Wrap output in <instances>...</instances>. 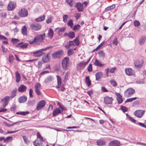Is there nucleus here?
<instances>
[{"label": "nucleus", "instance_id": "obj_55", "mask_svg": "<svg viewBox=\"0 0 146 146\" xmlns=\"http://www.w3.org/2000/svg\"><path fill=\"white\" fill-rule=\"evenodd\" d=\"M134 25L137 27L139 26L140 25V22L137 20H135L134 21Z\"/></svg>", "mask_w": 146, "mask_h": 146}, {"label": "nucleus", "instance_id": "obj_52", "mask_svg": "<svg viewBox=\"0 0 146 146\" xmlns=\"http://www.w3.org/2000/svg\"><path fill=\"white\" fill-rule=\"evenodd\" d=\"M56 77L57 78V83H58L59 84H61L62 80L61 77L58 75H56Z\"/></svg>", "mask_w": 146, "mask_h": 146}, {"label": "nucleus", "instance_id": "obj_48", "mask_svg": "<svg viewBox=\"0 0 146 146\" xmlns=\"http://www.w3.org/2000/svg\"><path fill=\"white\" fill-rule=\"evenodd\" d=\"M73 1L74 0H66V2L70 5V7H72L73 6Z\"/></svg>", "mask_w": 146, "mask_h": 146}, {"label": "nucleus", "instance_id": "obj_43", "mask_svg": "<svg viewBox=\"0 0 146 146\" xmlns=\"http://www.w3.org/2000/svg\"><path fill=\"white\" fill-rule=\"evenodd\" d=\"M137 98V97H134L127 99L125 101V103H126L128 102H132L134 100L136 99Z\"/></svg>", "mask_w": 146, "mask_h": 146}, {"label": "nucleus", "instance_id": "obj_31", "mask_svg": "<svg viewBox=\"0 0 146 146\" xmlns=\"http://www.w3.org/2000/svg\"><path fill=\"white\" fill-rule=\"evenodd\" d=\"M53 80V77L52 76H48L47 78L44 81V82L45 84H47L49 82H51Z\"/></svg>", "mask_w": 146, "mask_h": 146}, {"label": "nucleus", "instance_id": "obj_53", "mask_svg": "<svg viewBox=\"0 0 146 146\" xmlns=\"http://www.w3.org/2000/svg\"><path fill=\"white\" fill-rule=\"evenodd\" d=\"M74 51L73 49H70L68 51V56H70L73 53Z\"/></svg>", "mask_w": 146, "mask_h": 146}, {"label": "nucleus", "instance_id": "obj_62", "mask_svg": "<svg viewBox=\"0 0 146 146\" xmlns=\"http://www.w3.org/2000/svg\"><path fill=\"white\" fill-rule=\"evenodd\" d=\"M49 73V71H44L42 72L39 75V77H40L42 75L48 73Z\"/></svg>", "mask_w": 146, "mask_h": 146}, {"label": "nucleus", "instance_id": "obj_44", "mask_svg": "<svg viewBox=\"0 0 146 146\" xmlns=\"http://www.w3.org/2000/svg\"><path fill=\"white\" fill-rule=\"evenodd\" d=\"M67 24L68 26H70L71 28H72L73 25V20L70 19L68 22Z\"/></svg>", "mask_w": 146, "mask_h": 146}, {"label": "nucleus", "instance_id": "obj_33", "mask_svg": "<svg viewBox=\"0 0 146 146\" xmlns=\"http://www.w3.org/2000/svg\"><path fill=\"white\" fill-rule=\"evenodd\" d=\"M21 31L23 35L26 36L27 35V28L25 26H24L22 27Z\"/></svg>", "mask_w": 146, "mask_h": 146}, {"label": "nucleus", "instance_id": "obj_10", "mask_svg": "<svg viewBox=\"0 0 146 146\" xmlns=\"http://www.w3.org/2000/svg\"><path fill=\"white\" fill-rule=\"evenodd\" d=\"M8 96H6L2 99L1 103L2 106L4 107L6 106L8 104L9 101L10 100Z\"/></svg>", "mask_w": 146, "mask_h": 146}, {"label": "nucleus", "instance_id": "obj_30", "mask_svg": "<svg viewBox=\"0 0 146 146\" xmlns=\"http://www.w3.org/2000/svg\"><path fill=\"white\" fill-rule=\"evenodd\" d=\"M53 30L51 28L49 29L48 33V37L50 38H52L53 36Z\"/></svg>", "mask_w": 146, "mask_h": 146}, {"label": "nucleus", "instance_id": "obj_9", "mask_svg": "<svg viewBox=\"0 0 146 146\" xmlns=\"http://www.w3.org/2000/svg\"><path fill=\"white\" fill-rule=\"evenodd\" d=\"M30 27L33 29L35 31H38L41 29V25L37 23H33L30 25Z\"/></svg>", "mask_w": 146, "mask_h": 146}, {"label": "nucleus", "instance_id": "obj_59", "mask_svg": "<svg viewBox=\"0 0 146 146\" xmlns=\"http://www.w3.org/2000/svg\"><path fill=\"white\" fill-rule=\"evenodd\" d=\"M129 119L132 122L135 123L136 124H137L136 123H135L136 121V120L133 119L132 117H131L130 116H129Z\"/></svg>", "mask_w": 146, "mask_h": 146}, {"label": "nucleus", "instance_id": "obj_23", "mask_svg": "<svg viewBox=\"0 0 146 146\" xmlns=\"http://www.w3.org/2000/svg\"><path fill=\"white\" fill-rule=\"evenodd\" d=\"M76 7L79 12H81L83 10V4L81 3H78L76 5Z\"/></svg>", "mask_w": 146, "mask_h": 146}, {"label": "nucleus", "instance_id": "obj_7", "mask_svg": "<svg viewBox=\"0 0 146 146\" xmlns=\"http://www.w3.org/2000/svg\"><path fill=\"white\" fill-rule=\"evenodd\" d=\"M46 104V101L44 100H42L40 101L36 107V110H39L42 109L45 105Z\"/></svg>", "mask_w": 146, "mask_h": 146}, {"label": "nucleus", "instance_id": "obj_58", "mask_svg": "<svg viewBox=\"0 0 146 146\" xmlns=\"http://www.w3.org/2000/svg\"><path fill=\"white\" fill-rule=\"evenodd\" d=\"M104 42H103L101 43L95 49L93 50V51H95V50H97L99 49H100V47L103 45L104 44Z\"/></svg>", "mask_w": 146, "mask_h": 146}, {"label": "nucleus", "instance_id": "obj_22", "mask_svg": "<svg viewBox=\"0 0 146 146\" xmlns=\"http://www.w3.org/2000/svg\"><path fill=\"white\" fill-rule=\"evenodd\" d=\"M50 59V57L49 56V54L43 56L42 60L44 63L48 62Z\"/></svg>", "mask_w": 146, "mask_h": 146}, {"label": "nucleus", "instance_id": "obj_51", "mask_svg": "<svg viewBox=\"0 0 146 146\" xmlns=\"http://www.w3.org/2000/svg\"><path fill=\"white\" fill-rule=\"evenodd\" d=\"M88 71L89 72H91L92 70V65L90 64L87 67Z\"/></svg>", "mask_w": 146, "mask_h": 146}, {"label": "nucleus", "instance_id": "obj_18", "mask_svg": "<svg viewBox=\"0 0 146 146\" xmlns=\"http://www.w3.org/2000/svg\"><path fill=\"white\" fill-rule=\"evenodd\" d=\"M115 94L117 96V103L119 104H121L123 101L121 96L119 93H116Z\"/></svg>", "mask_w": 146, "mask_h": 146}, {"label": "nucleus", "instance_id": "obj_47", "mask_svg": "<svg viewBox=\"0 0 146 146\" xmlns=\"http://www.w3.org/2000/svg\"><path fill=\"white\" fill-rule=\"evenodd\" d=\"M120 109L123 112L127 111L128 110V109L127 107L122 106H121Z\"/></svg>", "mask_w": 146, "mask_h": 146}, {"label": "nucleus", "instance_id": "obj_13", "mask_svg": "<svg viewBox=\"0 0 146 146\" xmlns=\"http://www.w3.org/2000/svg\"><path fill=\"white\" fill-rule=\"evenodd\" d=\"M126 74L128 76H133L135 75V72L134 70L130 68H127L125 69Z\"/></svg>", "mask_w": 146, "mask_h": 146}, {"label": "nucleus", "instance_id": "obj_25", "mask_svg": "<svg viewBox=\"0 0 146 146\" xmlns=\"http://www.w3.org/2000/svg\"><path fill=\"white\" fill-rule=\"evenodd\" d=\"M27 98L26 96H24L20 97L19 99V102L21 103H24L27 101Z\"/></svg>", "mask_w": 146, "mask_h": 146}, {"label": "nucleus", "instance_id": "obj_34", "mask_svg": "<svg viewBox=\"0 0 146 146\" xmlns=\"http://www.w3.org/2000/svg\"><path fill=\"white\" fill-rule=\"evenodd\" d=\"M85 82L88 86L89 87L91 85V82L88 76L86 77L85 79Z\"/></svg>", "mask_w": 146, "mask_h": 146}, {"label": "nucleus", "instance_id": "obj_11", "mask_svg": "<svg viewBox=\"0 0 146 146\" xmlns=\"http://www.w3.org/2000/svg\"><path fill=\"white\" fill-rule=\"evenodd\" d=\"M145 111L142 110H138L134 112V115L136 117L141 118L144 115Z\"/></svg>", "mask_w": 146, "mask_h": 146}, {"label": "nucleus", "instance_id": "obj_61", "mask_svg": "<svg viewBox=\"0 0 146 146\" xmlns=\"http://www.w3.org/2000/svg\"><path fill=\"white\" fill-rule=\"evenodd\" d=\"M118 42L117 41V38H115L113 41V44L117 46V44Z\"/></svg>", "mask_w": 146, "mask_h": 146}, {"label": "nucleus", "instance_id": "obj_2", "mask_svg": "<svg viewBox=\"0 0 146 146\" xmlns=\"http://www.w3.org/2000/svg\"><path fill=\"white\" fill-rule=\"evenodd\" d=\"M70 64V60L68 57H65L62 60V65L64 70H66Z\"/></svg>", "mask_w": 146, "mask_h": 146}, {"label": "nucleus", "instance_id": "obj_29", "mask_svg": "<svg viewBox=\"0 0 146 146\" xmlns=\"http://www.w3.org/2000/svg\"><path fill=\"white\" fill-rule=\"evenodd\" d=\"M16 81L18 83L20 82L21 80V75L17 71L15 72Z\"/></svg>", "mask_w": 146, "mask_h": 146}, {"label": "nucleus", "instance_id": "obj_38", "mask_svg": "<svg viewBox=\"0 0 146 146\" xmlns=\"http://www.w3.org/2000/svg\"><path fill=\"white\" fill-rule=\"evenodd\" d=\"M115 7V4H113L107 7L106 9L105 10L106 11H110L113 9Z\"/></svg>", "mask_w": 146, "mask_h": 146}, {"label": "nucleus", "instance_id": "obj_42", "mask_svg": "<svg viewBox=\"0 0 146 146\" xmlns=\"http://www.w3.org/2000/svg\"><path fill=\"white\" fill-rule=\"evenodd\" d=\"M13 139V137H12L9 136L7 137L6 139L5 140V142L7 143L9 141H11Z\"/></svg>", "mask_w": 146, "mask_h": 146}, {"label": "nucleus", "instance_id": "obj_19", "mask_svg": "<svg viewBox=\"0 0 146 146\" xmlns=\"http://www.w3.org/2000/svg\"><path fill=\"white\" fill-rule=\"evenodd\" d=\"M27 88L23 85H21L18 88V91L21 92H25L27 89Z\"/></svg>", "mask_w": 146, "mask_h": 146}, {"label": "nucleus", "instance_id": "obj_37", "mask_svg": "<svg viewBox=\"0 0 146 146\" xmlns=\"http://www.w3.org/2000/svg\"><path fill=\"white\" fill-rule=\"evenodd\" d=\"M98 54L100 57L103 58H104L105 56V53L102 50H101L99 52Z\"/></svg>", "mask_w": 146, "mask_h": 146}, {"label": "nucleus", "instance_id": "obj_54", "mask_svg": "<svg viewBox=\"0 0 146 146\" xmlns=\"http://www.w3.org/2000/svg\"><path fill=\"white\" fill-rule=\"evenodd\" d=\"M68 17V16L67 15H64L63 17V21L65 23H66Z\"/></svg>", "mask_w": 146, "mask_h": 146}, {"label": "nucleus", "instance_id": "obj_1", "mask_svg": "<svg viewBox=\"0 0 146 146\" xmlns=\"http://www.w3.org/2000/svg\"><path fill=\"white\" fill-rule=\"evenodd\" d=\"M37 139L34 142V145L35 146H42V142L43 140L42 137L38 132H37Z\"/></svg>", "mask_w": 146, "mask_h": 146}, {"label": "nucleus", "instance_id": "obj_40", "mask_svg": "<svg viewBox=\"0 0 146 146\" xmlns=\"http://www.w3.org/2000/svg\"><path fill=\"white\" fill-rule=\"evenodd\" d=\"M80 25L78 24H77L74 26V27L72 29V30L74 31L76 30L78 31L80 29Z\"/></svg>", "mask_w": 146, "mask_h": 146}, {"label": "nucleus", "instance_id": "obj_45", "mask_svg": "<svg viewBox=\"0 0 146 146\" xmlns=\"http://www.w3.org/2000/svg\"><path fill=\"white\" fill-rule=\"evenodd\" d=\"M35 103V100H31L28 102L27 104L29 106H33Z\"/></svg>", "mask_w": 146, "mask_h": 146}, {"label": "nucleus", "instance_id": "obj_21", "mask_svg": "<svg viewBox=\"0 0 146 146\" xmlns=\"http://www.w3.org/2000/svg\"><path fill=\"white\" fill-rule=\"evenodd\" d=\"M96 81H98L99 79H101L103 76V73L102 72H99L95 74Z\"/></svg>", "mask_w": 146, "mask_h": 146}, {"label": "nucleus", "instance_id": "obj_16", "mask_svg": "<svg viewBox=\"0 0 146 146\" xmlns=\"http://www.w3.org/2000/svg\"><path fill=\"white\" fill-rule=\"evenodd\" d=\"M63 53V51L62 50H59L57 52L54 53L52 54V57L54 58H59Z\"/></svg>", "mask_w": 146, "mask_h": 146}, {"label": "nucleus", "instance_id": "obj_14", "mask_svg": "<svg viewBox=\"0 0 146 146\" xmlns=\"http://www.w3.org/2000/svg\"><path fill=\"white\" fill-rule=\"evenodd\" d=\"M120 143L119 141L115 140L111 141L108 144L109 146H120Z\"/></svg>", "mask_w": 146, "mask_h": 146}, {"label": "nucleus", "instance_id": "obj_3", "mask_svg": "<svg viewBox=\"0 0 146 146\" xmlns=\"http://www.w3.org/2000/svg\"><path fill=\"white\" fill-rule=\"evenodd\" d=\"M47 48H45L34 52H33V56L35 57L41 56L44 53L42 52L45 50Z\"/></svg>", "mask_w": 146, "mask_h": 146}, {"label": "nucleus", "instance_id": "obj_49", "mask_svg": "<svg viewBox=\"0 0 146 146\" xmlns=\"http://www.w3.org/2000/svg\"><path fill=\"white\" fill-rule=\"evenodd\" d=\"M110 82L111 84L114 86H116L117 85V83L113 80H111L110 81Z\"/></svg>", "mask_w": 146, "mask_h": 146}, {"label": "nucleus", "instance_id": "obj_57", "mask_svg": "<svg viewBox=\"0 0 146 146\" xmlns=\"http://www.w3.org/2000/svg\"><path fill=\"white\" fill-rule=\"evenodd\" d=\"M73 41L74 42V44H75L77 46H78L79 45V42L77 38H76Z\"/></svg>", "mask_w": 146, "mask_h": 146}, {"label": "nucleus", "instance_id": "obj_12", "mask_svg": "<svg viewBox=\"0 0 146 146\" xmlns=\"http://www.w3.org/2000/svg\"><path fill=\"white\" fill-rule=\"evenodd\" d=\"M16 4L15 3L10 1L9 3L7 6V10L9 11H12L16 7Z\"/></svg>", "mask_w": 146, "mask_h": 146}, {"label": "nucleus", "instance_id": "obj_35", "mask_svg": "<svg viewBox=\"0 0 146 146\" xmlns=\"http://www.w3.org/2000/svg\"><path fill=\"white\" fill-rule=\"evenodd\" d=\"M30 112L28 111H19L17 112L16 114L18 115H25L29 114Z\"/></svg>", "mask_w": 146, "mask_h": 146}, {"label": "nucleus", "instance_id": "obj_24", "mask_svg": "<svg viewBox=\"0 0 146 146\" xmlns=\"http://www.w3.org/2000/svg\"><path fill=\"white\" fill-rule=\"evenodd\" d=\"M61 110L58 108L54 110L52 113L53 116L54 117L56 116L60 113H61Z\"/></svg>", "mask_w": 146, "mask_h": 146}, {"label": "nucleus", "instance_id": "obj_28", "mask_svg": "<svg viewBox=\"0 0 146 146\" xmlns=\"http://www.w3.org/2000/svg\"><path fill=\"white\" fill-rule=\"evenodd\" d=\"M94 64L95 66L99 67H102L104 65V64H102L101 62H100L96 59L95 60V61L94 62Z\"/></svg>", "mask_w": 146, "mask_h": 146}, {"label": "nucleus", "instance_id": "obj_4", "mask_svg": "<svg viewBox=\"0 0 146 146\" xmlns=\"http://www.w3.org/2000/svg\"><path fill=\"white\" fill-rule=\"evenodd\" d=\"M135 91L132 88H129L127 90L124 92L125 96L128 97L131 96L135 93Z\"/></svg>", "mask_w": 146, "mask_h": 146}, {"label": "nucleus", "instance_id": "obj_60", "mask_svg": "<svg viewBox=\"0 0 146 146\" xmlns=\"http://www.w3.org/2000/svg\"><path fill=\"white\" fill-rule=\"evenodd\" d=\"M14 58V57L12 55H9V60L10 63H12V61L13 59Z\"/></svg>", "mask_w": 146, "mask_h": 146}, {"label": "nucleus", "instance_id": "obj_56", "mask_svg": "<svg viewBox=\"0 0 146 146\" xmlns=\"http://www.w3.org/2000/svg\"><path fill=\"white\" fill-rule=\"evenodd\" d=\"M66 29V28L65 27H62L61 28H56V29H58V31L59 32H64Z\"/></svg>", "mask_w": 146, "mask_h": 146}, {"label": "nucleus", "instance_id": "obj_64", "mask_svg": "<svg viewBox=\"0 0 146 146\" xmlns=\"http://www.w3.org/2000/svg\"><path fill=\"white\" fill-rule=\"evenodd\" d=\"M80 13H76V14L75 17V19L76 20H78V19L80 18Z\"/></svg>", "mask_w": 146, "mask_h": 146}, {"label": "nucleus", "instance_id": "obj_36", "mask_svg": "<svg viewBox=\"0 0 146 146\" xmlns=\"http://www.w3.org/2000/svg\"><path fill=\"white\" fill-rule=\"evenodd\" d=\"M45 18V16L44 15H43L42 16L36 18L35 19V20L36 22H40L42 21Z\"/></svg>", "mask_w": 146, "mask_h": 146}, {"label": "nucleus", "instance_id": "obj_41", "mask_svg": "<svg viewBox=\"0 0 146 146\" xmlns=\"http://www.w3.org/2000/svg\"><path fill=\"white\" fill-rule=\"evenodd\" d=\"M116 69V68L115 67L112 68L111 69L108 68L107 69L108 72H109L110 73H114L115 70Z\"/></svg>", "mask_w": 146, "mask_h": 146}, {"label": "nucleus", "instance_id": "obj_5", "mask_svg": "<svg viewBox=\"0 0 146 146\" xmlns=\"http://www.w3.org/2000/svg\"><path fill=\"white\" fill-rule=\"evenodd\" d=\"M134 64L135 67L136 68H141L143 64V60H136L134 61Z\"/></svg>", "mask_w": 146, "mask_h": 146}, {"label": "nucleus", "instance_id": "obj_50", "mask_svg": "<svg viewBox=\"0 0 146 146\" xmlns=\"http://www.w3.org/2000/svg\"><path fill=\"white\" fill-rule=\"evenodd\" d=\"M41 87V85L39 83H36L35 85V89H40Z\"/></svg>", "mask_w": 146, "mask_h": 146}, {"label": "nucleus", "instance_id": "obj_20", "mask_svg": "<svg viewBox=\"0 0 146 146\" xmlns=\"http://www.w3.org/2000/svg\"><path fill=\"white\" fill-rule=\"evenodd\" d=\"M96 143L98 145L102 146L104 145L106 143V141L104 139H100L97 140Z\"/></svg>", "mask_w": 146, "mask_h": 146}, {"label": "nucleus", "instance_id": "obj_17", "mask_svg": "<svg viewBox=\"0 0 146 146\" xmlns=\"http://www.w3.org/2000/svg\"><path fill=\"white\" fill-rule=\"evenodd\" d=\"M86 62L84 61H82L79 62L77 64L78 68L80 70L83 69L86 65Z\"/></svg>", "mask_w": 146, "mask_h": 146}, {"label": "nucleus", "instance_id": "obj_8", "mask_svg": "<svg viewBox=\"0 0 146 146\" xmlns=\"http://www.w3.org/2000/svg\"><path fill=\"white\" fill-rule=\"evenodd\" d=\"M28 14L27 9L24 8L21 9L18 12L19 16L21 17H25L28 15Z\"/></svg>", "mask_w": 146, "mask_h": 146}, {"label": "nucleus", "instance_id": "obj_26", "mask_svg": "<svg viewBox=\"0 0 146 146\" xmlns=\"http://www.w3.org/2000/svg\"><path fill=\"white\" fill-rule=\"evenodd\" d=\"M17 91V90L15 88L11 92V96H8L10 97L9 99H10L13 98L16 96Z\"/></svg>", "mask_w": 146, "mask_h": 146}, {"label": "nucleus", "instance_id": "obj_6", "mask_svg": "<svg viewBox=\"0 0 146 146\" xmlns=\"http://www.w3.org/2000/svg\"><path fill=\"white\" fill-rule=\"evenodd\" d=\"M45 36V34L44 33L41 35H37L35 38L38 44L40 42H42Z\"/></svg>", "mask_w": 146, "mask_h": 146}, {"label": "nucleus", "instance_id": "obj_63", "mask_svg": "<svg viewBox=\"0 0 146 146\" xmlns=\"http://www.w3.org/2000/svg\"><path fill=\"white\" fill-rule=\"evenodd\" d=\"M11 41L13 43L15 44L18 42L19 40L16 38H12Z\"/></svg>", "mask_w": 146, "mask_h": 146}, {"label": "nucleus", "instance_id": "obj_27", "mask_svg": "<svg viewBox=\"0 0 146 146\" xmlns=\"http://www.w3.org/2000/svg\"><path fill=\"white\" fill-rule=\"evenodd\" d=\"M146 40V36H141L139 40V43L141 45L143 44L145 42Z\"/></svg>", "mask_w": 146, "mask_h": 146}, {"label": "nucleus", "instance_id": "obj_15", "mask_svg": "<svg viewBox=\"0 0 146 146\" xmlns=\"http://www.w3.org/2000/svg\"><path fill=\"white\" fill-rule=\"evenodd\" d=\"M113 100V99L112 98L109 96L105 97L104 98V102L106 105L111 104Z\"/></svg>", "mask_w": 146, "mask_h": 146}, {"label": "nucleus", "instance_id": "obj_46", "mask_svg": "<svg viewBox=\"0 0 146 146\" xmlns=\"http://www.w3.org/2000/svg\"><path fill=\"white\" fill-rule=\"evenodd\" d=\"M29 43L31 44H32L35 43V44H38L37 41L35 39V37L34 38V40H29Z\"/></svg>", "mask_w": 146, "mask_h": 146}, {"label": "nucleus", "instance_id": "obj_32", "mask_svg": "<svg viewBox=\"0 0 146 146\" xmlns=\"http://www.w3.org/2000/svg\"><path fill=\"white\" fill-rule=\"evenodd\" d=\"M28 45V43H26L24 44H23V42H21L18 44V46H19L22 48H27Z\"/></svg>", "mask_w": 146, "mask_h": 146}, {"label": "nucleus", "instance_id": "obj_39", "mask_svg": "<svg viewBox=\"0 0 146 146\" xmlns=\"http://www.w3.org/2000/svg\"><path fill=\"white\" fill-rule=\"evenodd\" d=\"M68 36L70 38H73L75 37V33L74 32L72 31L68 33Z\"/></svg>", "mask_w": 146, "mask_h": 146}]
</instances>
